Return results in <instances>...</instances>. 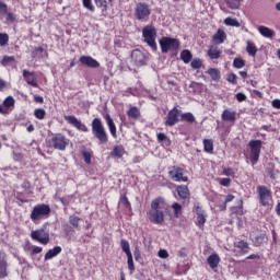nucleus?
I'll return each instance as SVG.
<instances>
[{"label": "nucleus", "mask_w": 280, "mask_h": 280, "mask_svg": "<svg viewBox=\"0 0 280 280\" xmlns=\"http://www.w3.org/2000/svg\"><path fill=\"white\" fill-rule=\"evenodd\" d=\"M222 120L223 121H231V122H235V112H231L229 109H225L223 113H222Z\"/></svg>", "instance_id": "24"}, {"label": "nucleus", "mask_w": 280, "mask_h": 280, "mask_svg": "<svg viewBox=\"0 0 280 280\" xmlns=\"http://www.w3.org/2000/svg\"><path fill=\"white\" fill-rule=\"evenodd\" d=\"M8 277V261L5 260V253L0 252V279Z\"/></svg>", "instance_id": "16"}, {"label": "nucleus", "mask_w": 280, "mask_h": 280, "mask_svg": "<svg viewBox=\"0 0 280 280\" xmlns=\"http://www.w3.org/2000/svg\"><path fill=\"white\" fill-rule=\"evenodd\" d=\"M173 209H174V215L175 218H180V213L183 211V206H180L178 202L173 203Z\"/></svg>", "instance_id": "39"}, {"label": "nucleus", "mask_w": 280, "mask_h": 280, "mask_svg": "<svg viewBox=\"0 0 280 280\" xmlns=\"http://www.w3.org/2000/svg\"><path fill=\"white\" fill-rule=\"evenodd\" d=\"M142 36L144 38V43H147L153 51H156V27L152 25L144 26L142 28Z\"/></svg>", "instance_id": "3"}, {"label": "nucleus", "mask_w": 280, "mask_h": 280, "mask_svg": "<svg viewBox=\"0 0 280 280\" xmlns=\"http://www.w3.org/2000/svg\"><path fill=\"white\" fill-rule=\"evenodd\" d=\"M246 51L249 56H257V47L250 40L247 42Z\"/></svg>", "instance_id": "34"}, {"label": "nucleus", "mask_w": 280, "mask_h": 280, "mask_svg": "<svg viewBox=\"0 0 280 280\" xmlns=\"http://www.w3.org/2000/svg\"><path fill=\"white\" fill-rule=\"evenodd\" d=\"M39 253H43V247H34L32 250L33 255H38Z\"/></svg>", "instance_id": "63"}, {"label": "nucleus", "mask_w": 280, "mask_h": 280, "mask_svg": "<svg viewBox=\"0 0 280 280\" xmlns=\"http://www.w3.org/2000/svg\"><path fill=\"white\" fill-rule=\"evenodd\" d=\"M7 14V21H11V23H14L16 21V18L12 13H5Z\"/></svg>", "instance_id": "62"}, {"label": "nucleus", "mask_w": 280, "mask_h": 280, "mask_svg": "<svg viewBox=\"0 0 280 280\" xmlns=\"http://www.w3.org/2000/svg\"><path fill=\"white\" fill-rule=\"evenodd\" d=\"M80 222H82V218H79L75 214H72V215L69 217V223L74 229H78V226H80Z\"/></svg>", "instance_id": "30"}, {"label": "nucleus", "mask_w": 280, "mask_h": 280, "mask_svg": "<svg viewBox=\"0 0 280 280\" xmlns=\"http://www.w3.org/2000/svg\"><path fill=\"white\" fill-rule=\"evenodd\" d=\"M10 40V36L7 33H0V47H5Z\"/></svg>", "instance_id": "40"}, {"label": "nucleus", "mask_w": 280, "mask_h": 280, "mask_svg": "<svg viewBox=\"0 0 280 280\" xmlns=\"http://www.w3.org/2000/svg\"><path fill=\"white\" fill-rule=\"evenodd\" d=\"M112 155L121 159V156H124V150L119 149V147H115L112 151Z\"/></svg>", "instance_id": "43"}, {"label": "nucleus", "mask_w": 280, "mask_h": 280, "mask_svg": "<svg viewBox=\"0 0 280 280\" xmlns=\"http://www.w3.org/2000/svg\"><path fill=\"white\" fill-rule=\"evenodd\" d=\"M82 156L88 165H91V153L89 151H82Z\"/></svg>", "instance_id": "49"}, {"label": "nucleus", "mask_w": 280, "mask_h": 280, "mask_svg": "<svg viewBox=\"0 0 280 280\" xmlns=\"http://www.w3.org/2000/svg\"><path fill=\"white\" fill-rule=\"evenodd\" d=\"M60 253H62V247L60 246H55L52 249H49L46 254H45V261L49 260V259H54V257H57V255H60Z\"/></svg>", "instance_id": "19"}, {"label": "nucleus", "mask_w": 280, "mask_h": 280, "mask_svg": "<svg viewBox=\"0 0 280 280\" xmlns=\"http://www.w3.org/2000/svg\"><path fill=\"white\" fill-rule=\"evenodd\" d=\"M150 14H152V11L150 10L148 3L139 2L136 5L135 16L138 21H148V19H150Z\"/></svg>", "instance_id": "6"}, {"label": "nucleus", "mask_w": 280, "mask_h": 280, "mask_svg": "<svg viewBox=\"0 0 280 280\" xmlns=\"http://www.w3.org/2000/svg\"><path fill=\"white\" fill-rule=\"evenodd\" d=\"M207 262L212 270H215V268L220 266V256L218 254H212L207 258Z\"/></svg>", "instance_id": "18"}, {"label": "nucleus", "mask_w": 280, "mask_h": 280, "mask_svg": "<svg viewBox=\"0 0 280 280\" xmlns=\"http://www.w3.org/2000/svg\"><path fill=\"white\" fill-rule=\"evenodd\" d=\"M51 208L49 207V205L39 203L33 208L31 212V220L32 222H40L43 218H49Z\"/></svg>", "instance_id": "2"}, {"label": "nucleus", "mask_w": 280, "mask_h": 280, "mask_svg": "<svg viewBox=\"0 0 280 280\" xmlns=\"http://www.w3.org/2000/svg\"><path fill=\"white\" fill-rule=\"evenodd\" d=\"M271 104H272L273 108L280 109V100L279 98L273 100Z\"/></svg>", "instance_id": "61"}, {"label": "nucleus", "mask_w": 280, "mask_h": 280, "mask_svg": "<svg viewBox=\"0 0 280 280\" xmlns=\"http://www.w3.org/2000/svg\"><path fill=\"white\" fill-rule=\"evenodd\" d=\"M246 259H261V257L257 254H252V255L247 256Z\"/></svg>", "instance_id": "64"}, {"label": "nucleus", "mask_w": 280, "mask_h": 280, "mask_svg": "<svg viewBox=\"0 0 280 280\" xmlns=\"http://www.w3.org/2000/svg\"><path fill=\"white\" fill-rule=\"evenodd\" d=\"M220 185H222L223 187H230L231 186V178H222L220 180Z\"/></svg>", "instance_id": "54"}, {"label": "nucleus", "mask_w": 280, "mask_h": 280, "mask_svg": "<svg viewBox=\"0 0 280 280\" xmlns=\"http://www.w3.org/2000/svg\"><path fill=\"white\" fill-rule=\"evenodd\" d=\"M133 257H135L136 261H139V259H141V250H139V247L135 248Z\"/></svg>", "instance_id": "56"}, {"label": "nucleus", "mask_w": 280, "mask_h": 280, "mask_svg": "<svg viewBox=\"0 0 280 280\" xmlns=\"http://www.w3.org/2000/svg\"><path fill=\"white\" fill-rule=\"evenodd\" d=\"M183 121H187L188 124H194L196 121V117L191 113H185L182 115Z\"/></svg>", "instance_id": "38"}, {"label": "nucleus", "mask_w": 280, "mask_h": 280, "mask_svg": "<svg viewBox=\"0 0 280 280\" xmlns=\"http://www.w3.org/2000/svg\"><path fill=\"white\" fill-rule=\"evenodd\" d=\"M207 73L210 75L212 80H214V82H218V80H220L221 78L220 70H218L217 68L208 69Z\"/></svg>", "instance_id": "29"}, {"label": "nucleus", "mask_w": 280, "mask_h": 280, "mask_svg": "<svg viewBox=\"0 0 280 280\" xmlns=\"http://www.w3.org/2000/svg\"><path fill=\"white\" fill-rule=\"evenodd\" d=\"M158 141H167V136L163 132L158 135Z\"/></svg>", "instance_id": "59"}, {"label": "nucleus", "mask_w": 280, "mask_h": 280, "mask_svg": "<svg viewBox=\"0 0 280 280\" xmlns=\"http://www.w3.org/2000/svg\"><path fill=\"white\" fill-rule=\"evenodd\" d=\"M225 25L230 26V27H241L242 24L238 23V21L236 19L233 18H226L224 20Z\"/></svg>", "instance_id": "32"}, {"label": "nucleus", "mask_w": 280, "mask_h": 280, "mask_svg": "<svg viewBox=\"0 0 280 280\" xmlns=\"http://www.w3.org/2000/svg\"><path fill=\"white\" fill-rule=\"evenodd\" d=\"M212 40L215 45H222L226 40V33L222 28H219L212 36Z\"/></svg>", "instance_id": "17"}, {"label": "nucleus", "mask_w": 280, "mask_h": 280, "mask_svg": "<svg viewBox=\"0 0 280 280\" xmlns=\"http://www.w3.org/2000/svg\"><path fill=\"white\" fill-rule=\"evenodd\" d=\"M34 115L37 119H45V115H47V112H45V109L43 108H37L35 109Z\"/></svg>", "instance_id": "42"}, {"label": "nucleus", "mask_w": 280, "mask_h": 280, "mask_svg": "<svg viewBox=\"0 0 280 280\" xmlns=\"http://www.w3.org/2000/svg\"><path fill=\"white\" fill-rule=\"evenodd\" d=\"M158 255L161 259H167L170 257V254L165 249H160Z\"/></svg>", "instance_id": "52"}, {"label": "nucleus", "mask_w": 280, "mask_h": 280, "mask_svg": "<svg viewBox=\"0 0 280 280\" xmlns=\"http://www.w3.org/2000/svg\"><path fill=\"white\" fill-rule=\"evenodd\" d=\"M176 191L182 200H189V188L187 186H177Z\"/></svg>", "instance_id": "21"}, {"label": "nucleus", "mask_w": 280, "mask_h": 280, "mask_svg": "<svg viewBox=\"0 0 280 280\" xmlns=\"http://www.w3.org/2000/svg\"><path fill=\"white\" fill-rule=\"evenodd\" d=\"M95 5L97 8H102L103 12H107L108 11V2L106 0H94Z\"/></svg>", "instance_id": "36"}, {"label": "nucleus", "mask_w": 280, "mask_h": 280, "mask_svg": "<svg viewBox=\"0 0 280 280\" xmlns=\"http://www.w3.org/2000/svg\"><path fill=\"white\" fill-rule=\"evenodd\" d=\"M34 102H36V104H43V102H45V100L43 98V96L35 95Z\"/></svg>", "instance_id": "60"}, {"label": "nucleus", "mask_w": 280, "mask_h": 280, "mask_svg": "<svg viewBox=\"0 0 280 280\" xmlns=\"http://www.w3.org/2000/svg\"><path fill=\"white\" fill-rule=\"evenodd\" d=\"M127 264L130 272H135V261L132 260V254L127 256Z\"/></svg>", "instance_id": "45"}, {"label": "nucleus", "mask_w": 280, "mask_h": 280, "mask_svg": "<svg viewBox=\"0 0 280 280\" xmlns=\"http://www.w3.org/2000/svg\"><path fill=\"white\" fill-rule=\"evenodd\" d=\"M92 132L94 137L98 139L101 143H108V135H106V130L104 129V125H102V119L94 118L92 121Z\"/></svg>", "instance_id": "4"}, {"label": "nucleus", "mask_w": 280, "mask_h": 280, "mask_svg": "<svg viewBox=\"0 0 280 280\" xmlns=\"http://www.w3.org/2000/svg\"><path fill=\"white\" fill-rule=\"evenodd\" d=\"M31 237L35 242H39V244H44V245L49 244V232L45 231V228L32 231Z\"/></svg>", "instance_id": "8"}, {"label": "nucleus", "mask_w": 280, "mask_h": 280, "mask_svg": "<svg viewBox=\"0 0 280 280\" xmlns=\"http://www.w3.org/2000/svg\"><path fill=\"white\" fill-rule=\"evenodd\" d=\"M50 143L55 150H66L67 148V138L62 136V133H56L51 140Z\"/></svg>", "instance_id": "10"}, {"label": "nucleus", "mask_w": 280, "mask_h": 280, "mask_svg": "<svg viewBox=\"0 0 280 280\" xmlns=\"http://www.w3.org/2000/svg\"><path fill=\"white\" fill-rule=\"evenodd\" d=\"M105 119L107 121L110 135L115 139H117V127H115V122L113 121V118L110 117V115L106 114Z\"/></svg>", "instance_id": "22"}, {"label": "nucleus", "mask_w": 280, "mask_h": 280, "mask_svg": "<svg viewBox=\"0 0 280 280\" xmlns=\"http://www.w3.org/2000/svg\"><path fill=\"white\" fill-rule=\"evenodd\" d=\"M236 248H240L241 253L246 254L248 250H250V247L248 246V242L245 241H238L234 244Z\"/></svg>", "instance_id": "28"}, {"label": "nucleus", "mask_w": 280, "mask_h": 280, "mask_svg": "<svg viewBox=\"0 0 280 280\" xmlns=\"http://www.w3.org/2000/svg\"><path fill=\"white\" fill-rule=\"evenodd\" d=\"M131 60H133L137 67H143V65H145V54L139 49L133 50L131 52Z\"/></svg>", "instance_id": "13"}, {"label": "nucleus", "mask_w": 280, "mask_h": 280, "mask_svg": "<svg viewBox=\"0 0 280 280\" xmlns=\"http://www.w3.org/2000/svg\"><path fill=\"white\" fill-rule=\"evenodd\" d=\"M191 58H194L191 50L185 49L180 52V60H183L185 65H189V62H191Z\"/></svg>", "instance_id": "26"}, {"label": "nucleus", "mask_w": 280, "mask_h": 280, "mask_svg": "<svg viewBox=\"0 0 280 280\" xmlns=\"http://www.w3.org/2000/svg\"><path fill=\"white\" fill-rule=\"evenodd\" d=\"M160 47L162 49V54H167V51H178L180 48V42L176 38L164 36L160 39Z\"/></svg>", "instance_id": "5"}, {"label": "nucleus", "mask_w": 280, "mask_h": 280, "mask_svg": "<svg viewBox=\"0 0 280 280\" xmlns=\"http://www.w3.org/2000/svg\"><path fill=\"white\" fill-rule=\"evenodd\" d=\"M233 67L235 69H242V68L246 67V61L242 58H235L233 61Z\"/></svg>", "instance_id": "37"}, {"label": "nucleus", "mask_w": 280, "mask_h": 280, "mask_svg": "<svg viewBox=\"0 0 280 280\" xmlns=\"http://www.w3.org/2000/svg\"><path fill=\"white\" fill-rule=\"evenodd\" d=\"M120 246H121L124 253H125L127 256L132 255V253L130 252V244L128 243V241L121 240V241H120Z\"/></svg>", "instance_id": "35"}, {"label": "nucleus", "mask_w": 280, "mask_h": 280, "mask_svg": "<svg viewBox=\"0 0 280 280\" xmlns=\"http://www.w3.org/2000/svg\"><path fill=\"white\" fill-rule=\"evenodd\" d=\"M258 31L261 36H265V38H272V36H275V31L270 30L267 26H259Z\"/></svg>", "instance_id": "27"}, {"label": "nucleus", "mask_w": 280, "mask_h": 280, "mask_svg": "<svg viewBox=\"0 0 280 280\" xmlns=\"http://www.w3.org/2000/svg\"><path fill=\"white\" fill-rule=\"evenodd\" d=\"M15 104V101H14V97L12 96H8L4 101H3V106L5 108H12V106H14Z\"/></svg>", "instance_id": "41"}, {"label": "nucleus", "mask_w": 280, "mask_h": 280, "mask_svg": "<svg viewBox=\"0 0 280 280\" xmlns=\"http://www.w3.org/2000/svg\"><path fill=\"white\" fill-rule=\"evenodd\" d=\"M197 221H198V224H205V222H207V218H205V214L202 212H198Z\"/></svg>", "instance_id": "50"}, {"label": "nucleus", "mask_w": 280, "mask_h": 280, "mask_svg": "<svg viewBox=\"0 0 280 280\" xmlns=\"http://www.w3.org/2000/svg\"><path fill=\"white\" fill-rule=\"evenodd\" d=\"M264 240H266V234H261L259 236H256L255 242L256 244H264Z\"/></svg>", "instance_id": "57"}, {"label": "nucleus", "mask_w": 280, "mask_h": 280, "mask_svg": "<svg viewBox=\"0 0 280 280\" xmlns=\"http://www.w3.org/2000/svg\"><path fill=\"white\" fill-rule=\"evenodd\" d=\"M222 51H220L218 49V47L214 46H210L208 49V56L210 58V60H218V58H220Z\"/></svg>", "instance_id": "23"}, {"label": "nucleus", "mask_w": 280, "mask_h": 280, "mask_svg": "<svg viewBox=\"0 0 280 280\" xmlns=\"http://www.w3.org/2000/svg\"><path fill=\"white\" fill-rule=\"evenodd\" d=\"M233 168H223L224 176H233Z\"/></svg>", "instance_id": "58"}, {"label": "nucleus", "mask_w": 280, "mask_h": 280, "mask_svg": "<svg viewBox=\"0 0 280 280\" xmlns=\"http://www.w3.org/2000/svg\"><path fill=\"white\" fill-rule=\"evenodd\" d=\"M228 82H231V84H237V75H235V73H230L228 77Z\"/></svg>", "instance_id": "51"}, {"label": "nucleus", "mask_w": 280, "mask_h": 280, "mask_svg": "<svg viewBox=\"0 0 280 280\" xmlns=\"http://www.w3.org/2000/svg\"><path fill=\"white\" fill-rule=\"evenodd\" d=\"M248 145L250 148V162L253 165L259 161V154H261V140H250L248 142Z\"/></svg>", "instance_id": "7"}, {"label": "nucleus", "mask_w": 280, "mask_h": 280, "mask_svg": "<svg viewBox=\"0 0 280 280\" xmlns=\"http://www.w3.org/2000/svg\"><path fill=\"white\" fill-rule=\"evenodd\" d=\"M24 79L26 80L27 84L31 86L38 88V82L34 79V72H30L27 70L23 71Z\"/></svg>", "instance_id": "20"}, {"label": "nucleus", "mask_w": 280, "mask_h": 280, "mask_svg": "<svg viewBox=\"0 0 280 280\" xmlns=\"http://www.w3.org/2000/svg\"><path fill=\"white\" fill-rule=\"evenodd\" d=\"M184 170L178 166H173L172 170L168 172L170 177L172 180H176L177 183L183 180V183H187L189 178L187 176H183Z\"/></svg>", "instance_id": "11"}, {"label": "nucleus", "mask_w": 280, "mask_h": 280, "mask_svg": "<svg viewBox=\"0 0 280 280\" xmlns=\"http://www.w3.org/2000/svg\"><path fill=\"white\" fill-rule=\"evenodd\" d=\"M9 62H14V56H11V57L4 56V57L2 58V60H1V65H2L3 67H5V65H8Z\"/></svg>", "instance_id": "48"}, {"label": "nucleus", "mask_w": 280, "mask_h": 280, "mask_svg": "<svg viewBox=\"0 0 280 280\" xmlns=\"http://www.w3.org/2000/svg\"><path fill=\"white\" fill-rule=\"evenodd\" d=\"M120 203L126 207V209H130V201L128 200V197H126V192L120 198Z\"/></svg>", "instance_id": "47"}, {"label": "nucleus", "mask_w": 280, "mask_h": 280, "mask_svg": "<svg viewBox=\"0 0 280 280\" xmlns=\"http://www.w3.org/2000/svg\"><path fill=\"white\" fill-rule=\"evenodd\" d=\"M236 100H237V102H246V94L238 92L236 94Z\"/></svg>", "instance_id": "55"}, {"label": "nucleus", "mask_w": 280, "mask_h": 280, "mask_svg": "<svg viewBox=\"0 0 280 280\" xmlns=\"http://www.w3.org/2000/svg\"><path fill=\"white\" fill-rule=\"evenodd\" d=\"M203 150H205V152H213V140L205 139L203 140Z\"/></svg>", "instance_id": "33"}, {"label": "nucleus", "mask_w": 280, "mask_h": 280, "mask_svg": "<svg viewBox=\"0 0 280 280\" xmlns=\"http://www.w3.org/2000/svg\"><path fill=\"white\" fill-rule=\"evenodd\" d=\"M257 191H258V198H259L260 205H262V207H269L270 196H272V192L270 191V189H268V187L266 186H258Z\"/></svg>", "instance_id": "9"}, {"label": "nucleus", "mask_w": 280, "mask_h": 280, "mask_svg": "<svg viewBox=\"0 0 280 280\" xmlns=\"http://www.w3.org/2000/svg\"><path fill=\"white\" fill-rule=\"evenodd\" d=\"M161 205H165L163 197H158L151 202V209L149 210V220L153 224H161L165 222V214L161 211Z\"/></svg>", "instance_id": "1"}, {"label": "nucleus", "mask_w": 280, "mask_h": 280, "mask_svg": "<svg viewBox=\"0 0 280 280\" xmlns=\"http://www.w3.org/2000/svg\"><path fill=\"white\" fill-rule=\"evenodd\" d=\"M83 8H85L90 12H95V7H93L91 0H83Z\"/></svg>", "instance_id": "44"}, {"label": "nucleus", "mask_w": 280, "mask_h": 280, "mask_svg": "<svg viewBox=\"0 0 280 280\" xmlns=\"http://www.w3.org/2000/svg\"><path fill=\"white\" fill-rule=\"evenodd\" d=\"M178 124V108L174 107L166 116L165 126H175Z\"/></svg>", "instance_id": "15"}, {"label": "nucleus", "mask_w": 280, "mask_h": 280, "mask_svg": "<svg viewBox=\"0 0 280 280\" xmlns=\"http://www.w3.org/2000/svg\"><path fill=\"white\" fill-rule=\"evenodd\" d=\"M79 62L83 67H89V69H97L100 67V61L95 60L91 56H81Z\"/></svg>", "instance_id": "12"}, {"label": "nucleus", "mask_w": 280, "mask_h": 280, "mask_svg": "<svg viewBox=\"0 0 280 280\" xmlns=\"http://www.w3.org/2000/svg\"><path fill=\"white\" fill-rule=\"evenodd\" d=\"M190 67L192 69H200L202 67V60L201 59H194L191 62H190Z\"/></svg>", "instance_id": "46"}, {"label": "nucleus", "mask_w": 280, "mask_h": 280, "mask_svg": "<svg viewBox=\"0 0 280 280\" xmlns=\"http://www.w3.org/2000/svg\"><path fill=\"white\" fill-rule=\"evenodd\" d=\"M127 117H129V119H139V117H141L139 107H130L127 112Z\"/></svg>", "instance_id": "25"}, {"label": "nucleus", "mask_w": 280, "mask_h": 280, "mask_svg": "<svg viewBox=\"0 0 280 280\" xmlns=\"http://www.w3.org/2000/svg\"><path fill=\"white\" fill-rule=\"evenodd\" d=\"M0 14H8V4L0 1Z\"/></svg>", "instance_id": "53"}, {"label": "nucleus", "mask_w": 280, "mask_h": 280, "mask_svg": "<svg viewBox=\"0 0 280 280\" xmlns=\"http://www.w3.org/2000/svg\"><path fill=\"white\" fill-rule=\"evenodd\" d=\"M66 121L70 122L71 126H74L78 130H81L82 132H86L89 128H86V125L82 124L75 116H65Z\"/></svg>", "instance_id": "14"}, {"label": "nucleus", "mask_w": 280, "mask_h": 280, "mask_svg": "<svg viewBox=\"0 0 280 280\" xmlns=\"http://www.w3.org/2000/svg\"><path fill=\"white\" fill-rule=\"evenodd\" d=\"M225 3L231 10H237L242 4V0H225Z\"/></svg>", "instance_id": "31"}]
</instances>
